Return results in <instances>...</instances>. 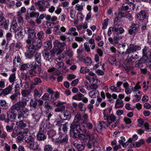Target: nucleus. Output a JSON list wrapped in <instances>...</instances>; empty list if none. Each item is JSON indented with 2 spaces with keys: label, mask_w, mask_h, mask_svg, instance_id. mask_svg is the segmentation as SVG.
<instances>
[{
  "label": "nucleus",
  "mask_w": 151,
  "mask_h": 151,
  "mask_svg": "<svg viewBox=\"0 0 151 151\" xmlns=\"http://www.w3.org/2000/svg\"><path fill=\"white\" fill-rule=\"evenodd\" d=\"M12 86H10L4 89L3 91H2V94L5 96L9 94L12 90Z\"/></svg>",
  "instance_id": "28"
},
{
  "label": "nucleus",
  "mask_w": 151,
  "mask_h": 151,
  "mask_svg": "<svg viewBox=\"0 0 151 151\" xmlns=\"http://www.w3.org/2000/svg\"><path fill=\"white\" fill-rule=\"evenodd\" d=\"M123 37L122 35L114 36V45L118 44L119 41L122 39Z\"/></svg>",
  "instance_id": "32"
},
{
  "label": "nucleus",
  "mask_w": 151,
  "mask_h": 151,
  "mask_svg": "<svg viewBox=\"0 0 151 151\" xmlns=\"http://www.w3.org/2000/svg\"><path fill=\"white\" fill-rule=\"evenodd\" d=\"M83 52V51L82 48H79L77 50V53L78 55L77 58L79 59V61H82L83 60V56L82 54Z\"/></svg>",
  "instance_id": "30"
},
{
  "label": "nucleus",
  "mask_w": 151,
  "mask_h": 151,
  "mask_svg": "<svg viewBox=\"0 0 151 151\" xmlns=\"http://www.w3.org/2000/svg\"><path fill=\"white\" fill-rule=\"evenodd\" d=\"M25 29L20 28L15 32V37L18 40H20L24 37L25 32Z\"/></svg>",
  "instance_id": "7"
},
{
  "label": "nucleus",
  "mask_w": 151,
  "mask_h": 151,
  "mask_svg": "<svg viewBox=\"0 0 151 151\" xmlns=\"http://www.w3.org/2000/svg\"><path fill=\"white\" fill-rule=\"evenodd\" d=\"M42 98L44 101L49 100L50 101V95L47 93H45Z\"/></svg>",
  "instance_id": "50"
},
{
  "label": "nucleus",
  "mask_w": 151,
  "mask_h": 151,
  "mask_svg": "<svg viewBox=\"0 0 151 151\" xmlns=\"http://www.w3.org/2000/svg\"><path fill=\"white\" fill-rule=\"evenodd\" d=\"M52 150V148L50 145H46L44 147V151H51Z\"/></svg>",
  "instance_id": "59"
},
{
  "label": "nucleus",
  "mask_w": 151,
  "mask_h": 151,
  "mask_svg": "<svg viewBox=\"0 0 151 151\" xmlns=\"http://www.w3.org/2000/svg\"><path fill=\"white\" fill-rule=\"evenodd\" d=\"M41 2V1H38L37 2L35 3V4L38 6L39 9H44L43 4Z\"/></svg>",
  "instance_id": "47"
},
{
  "label": "nucleus",
  "mask_w": 151,
  "mask_h": 151,
  "mask_svg": "<svg viewBox=\"0 0 151 151\" xmlns=\"http://www.w3.org/2000/svg\"><path fill=\"white\" fill-rule=\"evenodd\" d=\"M35 83L33 84L34 85H38L39 83L41 82V81L39 78H36L34 79Z\"/></svg>",
  "instance_id": "64"
},
{
  "label": "nucleus",
  "mask_w": 151,
  "mask_h": 151,
  "mask_svg": "<svg viewBox=\"0 0 151 151\" xmlns=\"http://www.w3.org/2000/svg\"><path fill=\"white\" fill-rule=\"evenodd\" d=\"M21 87L23 88L27 89L29 88V83L27 82H24L22 80H21Z\"/></svg>",
  "instance_id": "42"
},
{
  "label": "nucleus",
  "mask_w": 151,
  "mask_h": 151,
  "mask_svg": "<svg viewBox=\"0 0 151 151\" xmlns=\"http://www.w3.org/2000/svg\"><path fill=\"white\" fill-rule=\"evenodd\" d=\"M30 91L29 90H24L22 91L21 93L24 97L30 96Z\"/></svg>",
  "instance_id": "44"
},
{
  "label": "nucleus",
  "mask_w": 151,
  "mask_h": 151,
  "mask_svg": "<svg viewBox=\"0 0 151 151\" xmlns=\"http://www.w3.org/2000/svg\"><path fill=\"white\" fill-rule=\"evenodd\" d=\"M123 106V104L122 100L118 99H117L115 104V108L119 109L122 108Z\"/></svg>",
  "instance_id": "27"
},
{
  "label": "nucleus",
  "mask_w": 151,
  "mask_h": 151,
  "mask_svg": "<svg viewBox=\"0 0 151 151\" xmlns=\"http://www.w3.org/2000/svg\"><path fill=\"white\" fill-rule=\"evenodd\" d=\"M76 108L78 110L81 111H84L86 110L85 105L82 102H80L76 104Z\"/></svg>",
  "instance_id": "23"
},
{
  "label": "nucleus",
  "mask_w": 151,
  "mask_h": 151,
  "mask_svg": "<svg viewBox=\"0 0 151 151\" xmlns=\"http://www.w3.org/2000/svg\"><path fill=\"white\" fill-rule=\"evenodd\" d=\"M68 34L72 35L75 36L76 35V28L74 27L70 28L68 32Z\"/></svg>",
  "instance_id": "57"
},
{
  "label": "nucleus",
  "mask_w": 151,
  "mask_h": 151,
  "mask_svg": "<svg viewBox=\"0 0 151 151\" xmlns=\"http://www.w3.org/2000/svg\"><path fill=\"white\" fill-rule=\"evenodd\" d=\"M27 146L32 149L35 150H37L39 146L37 142H35L34 141L31 143L28 144Z\"/></svg>",
  "instance_id": "24"
},
{
  "label": "nucleus",
  "mask_w": 151,
  "mask_h": 151,
  "mask_svg": "<svg viewBox=\"0 0 151 151\" xmlns=\"http://www.w3.org/2000/svg\"><path fill=\"white\" fill-rule=\"evenodd\" d=\"M42 90L39 89H35L34 90V93L35 97H40L42 95Z\"/></svg>",
  "instance_id": "39"
},
{
  "label": "nucleus",
  "mask_w": 151,
  "mask_h": 151,
  "mask_svg": "<svg viewBox=\"0 0 151 151\" xmlns=\"http://www.w3.org/2000/svg\"><path fill=\"white\" fill-rule=\"evenodd\" d=\"M110 89L112 92H119V88H117V86L115 87L114 85L111 86L110 87Z\"/></svg>",
  "instance_id": "62"
},
{
  "label": "nucleus",
  "mask_w": 151,
  "mask_h": 151,
  "mask_svg": "<svg viewBox=\"0 0 151 151\" xmlns=\"http://www.w3.org/2000/svg\"><path fill=\"white\" fill-rule=\"evenodd\" d=\"M84 147V145L77 144L76 146V148H77V151H83Z\"/></svg>",
  "instance_id": "58"
},
{
  "label": "nucleus",
  "mask_w": 151,
  "mask_h": 151,
  "mask_svg": "<svg viewBox=\"0 0 151 151\" xmlns=\"http://www.w3.org/2000/svg\"><path fill=\"white\" fill-rule=\"evenodd\" d=\"M39 15V13L37 12H28L26 16L27 18H37Z\"/></svg>",
  "instance_id": "20"
},
{
  "label": "nucleus",
  "mask_w": 151,
  "mask_h": 151,
  "mask_svg": "<svg viewBox=\"0 0 151 151\" xmlns=\"http://www.w3.org/2000/svg\"><path fill=\"white\" fill-rule=\"evenodd\" d=\"M11 108V110L9 111L7 114L8 119L5 120V122H8L9 121H13L16 118V114L14 110Z\"/></svg>",
  "instance_id": "9"
},
{
  "label": "nucleus",
  "mask_w": 151,
  "mask_h": 151,
  "mask_svg": "<svg viewBox=\"0 0 151 151\" xmlns=\"http://www.w3.org/2000/svg\"><path fill=\"white\" fill-rule=\"evenodd\" d=\"M89 69L87 68H84V67L81 68L80 70V71L81 73H86L89 72Z\"/></svg>",
  "instance_id": "60"
},
{
  "label": "nucleus",
  "mask_w": 151,
  "mask_h": 151,
  "mask_svg": "<svg viewBox=\"0 0 151 151\" xmlns=\"http://www.w3.org/2000/svg\"><path fill=\"white\" fill-rule=\"evenodd\" d=\"M35 60L38 63L37 65L41 66V55L40 53H37L35 56Z\"/></svg>",
  "instance_id": "31"
},
{
  "label": "nucleus",
  "mask_w": 151,
  "mask_h": 151,
  "mask_svg": "<svg viewBox=\"0 0 151 151\" xmlns=\"http://www.w3.org/2000/svg\"><path fill=\"white\" fill-rule=\"evenodd\" d=\"M127 49L126 51L125 52L126 54H129L131 52H134L137 50H139L141 47L138 45H135L133 44H130Z\"/></svg>",
  "instance_id": "8"
},
{
  "label": "nucleus",
  "mask_w": 151,
  "mask_h": 151,
  "mask_svg": "<svg viewBox=\"0 0 151 151\" xmlns=\"http://www.w3.org/2000/svg\"><path fill=\"white\" fill-rule=\"evenodd\" d=\"M16 78L15 73H12L10 75L9 78V81L10 83H13L12 85L13 84V83L15 81Z\"/></svg>",
  "instance_id": "48"
},
{
  "label": "nucleus",
  "mask_w": 151,
  "mask_h": 151,
  "mask_svg": "<svg viewBox=\"0 0 151 151\" xmlns=\"http://www.w3.org/2000/svg\"><path fill=\"white\" fill-rule=\"evenodd\" d=\"M0 107L4 109H7L8 107V104L6 101L1 100L0 101Z\"/></svg>",
  "instance_id": "33"
},
{
  "label": "nucleus",
  "mask_w": 151,
  "mask_h": 151,
  "mask_svg": "<svg viewBox=\"0 0 151 151\" xmlns=\"http://www.w3.org/2000/svg\"><path fill=\"white\" fill-rule=\"evenodd\" d=\"M95 140L93 138V140L90 139L89 140V142H88L87 146L89 148H91L92 146H94Z\"/></svg>",
  "instance_id": "45"
},
{
  "label": "nucleus",
  "mask_w": 151,
  "mask_h": 151,
  "mask_svg": "<svg viewBox=\"0 0 151 151\" xmlns=\"http://www.w3.org/2000/svg\"><path fill=\"white\" fill-rule=\"evenodd\" d=\"M60 96V94L58 91L55 92L52 94L50 95V101L53 104L55 105V103L54 101L58 99Z\"/></svg>",
  "instance_id": "13"
},
{
  "label": "nucleus",
  "mask_w": 151,
  "mask_h": 151,
  "mask_svg": "<svg viewBox=\"0 0 151 151\" xmlns=\"http://www.w3.org/2000/svg\"><path fill=\"white\" fill-rule=\"evenodd\" d=\"M135 6L133 4L131 3L128 5H125L124 4H123L122 6L121 9H134L135 8Z\"/></svg>",
  "instance_id": "22"
},
{
  "label": "nucleus",
  "mask_w": 151,
  "mask_h": 151,
  "mask_svg": "<svg viewBox=\"0 0 151 151\" xmlns=\"http://www.w3.org/2000/svg\"><path fill=\"white\" fill-rule=\"evenodd\" d=\"M37 36L38 37V40H40V39L43 38L44 37V33L43 31H41L38 32L37 34Z\"/></svg>",
  "instance_id": "63"
},
{
  "label": "nucleus",
  "mask_w": 151,
  "mask_h": 151,
  "mask_svg": "<svg viewBox=\"0 0 151 151\" xmlns=\"http://www.w3.org/2000/svg\"><path fill=\"white\" fill-rule=\"evenodd\" d=\"M127 46H128V45L127 43H124L123 44H120L118 45V47L119 49L120 52L122 51V54H124V50L125 49V47Z\"/></svg>",
  "instance_id": "35"
},
{
  "label": "nucleus",
  "mask_w": 151,
  "mask_h": 151,
  "mask_svg": "<svg viewBox=\"0 0 151 151\" xmlns=\"http://www.w3.org/2000/svg\"><path fill=\"white\" fill-rule=\"evenodd\" d=\"M1 145L3 146H4V149L5 151H10V146L7 143L4 144V141L2 140H1Z\"/></svg>",
  "instance_id": "36"
},
{
  "label": "nucleus",
  "mask_w": 151,
  "mask_h": 151,
  "mask_svg": "<svg viewBox=\"0 0 151 151\" xmlns=\"http://www.w3.org/2000/svg\"><path fill=\"white\" fill-rule=\"evenodd\" d=\"M26 126V124L21 121L16 122V126L15 129L16 132H19L21 129H23Z\"/></svg>",
  "instance_id": "16"
},
{
  "label": "nucleus",
  "mask_w": 151,
  "mask_h": 151,
  "mask_svg": "<svg viewBox=\"0 0 151 151\" xmlns=\"http://www.w3.org/2000/svg\"><path fill=\"white\" fill-rule=\"evenodd\" d=\"M21 60L19 56H15L13 61L14 64L16 65H18V64L20 65L21 64Z\"/></svg>",
  "instance_id": "29"
},
{
  "label": "nucleus",
  "mask_w": 151,
  "mask_h": 151,
  "mask_svg": "<svg viewBox=\"0 0 151 151\" xmlns=\"http://www.w3.org/2000/svg\"><path fill=\"white\" fill-rule=\"evenodd\" d=\"M65 151H75L72 145H70L65 148Z\"/></svg>",
  "instance_id": "61"
},
{
  "label": "nucleus",
  "mask_w": 151,
  "mask_h": 151,
  "mask_svg": "<svg viewBox=\"0 0 151 151\" xmlns=\"http://www.w3.org/2000/svg\"><path fill=\"white\" fill-rule=\"evenodd\" d=\"M19 132V134L18 135V137H17V139L19 141H23L24 140V137L25 136L24 135L25 134H26V132L25 133L20 132L19 131L18 132Z\"/></svg>",
  "instance_id": "34"
},
{
  "label": "nucleus",
  "mask_w": 151,
  "mask_h": 151,
  "mask_svg": "<svg viewBox=\"0 0 151 151\" xmlns=\"http://www.w3.org/2000/svg\"><path fill=\"white\" fill-rule=\"evenodd\" d=\"M27 102L25 101L18 102L12 107V109H15L18 111V118L27 117L29 114V110L25 106L27 105Z\"/></svg>",
  "instance_id": "2"
},
{
  "label": "nucleus",
  "mask_w": 151,
  "mask_h": 151,
  "mask_svg": "<svg viewBox=\"0 0 151 151\" xmlns=\"http://www.w3.org/2000/svg\"><path fill=\"white\" fill-rule=\"evenodd\" d=\"M84 95L81 93H79L76 95V100L81 101L83 100Z\"/></svg>",
  "instance_id": "54"
},
{
  "label": "nucleus",
  "mask_w": 151,
  "mask_h": 151,
  "mask_svg": "<svg viewBox=\"0 0 151 151\" xmlns=\"http://www.w3.org/2000/svg\"><path fill=\"white\" fill-rule=\"evenodd\" d=\"M37 139L39 141L44 140L46 138L45 133L43 131H39L37 134Z\"/></svg>",
  "instance_id": "15"
},
{
  "label": "nucleus",
  "mask_w": 151,
  "mask_h": 151,
  "mask_svg": "<svg viewBox=\"0 0 151 151\" xmlns=\"http://www.w3.org/2000/svg\"><path fill=\"white\" fill-rule=\"evenodd\" d=\"M148 48L147 47L145 46L144 48L142 49V55L146 56H147V53L148 52Z\"/></svg>",
  "instance_id": "56"
},
{
  "label": "nucleus",
  "mask_w": 151,
  "mask_h": 151,
  "mask_svg": "<svg viewBox=\"0 0 151 151\" xmlns=\"http://www.w3.org/2000/svg\"><path fill=\"white\" fill-rule=\"evenodd\" d=\"M58 107L55 110V112H59L63 111L65 108V107L64 105H61Z\"/></svg>",
  "instance_id": "51"
},
{
  "label": "nucleus",
  "mask_w": 151,
  "mask_h": 151,
  "mask_svg": "<svg viewBox=\"0 0 151 151\" xmlns=\"http://www.w3.org/2000/svg\"><path fill=\"white\" fill-rule=\"evenodd\" d=\"M109 62L112 65H116V61L115 57H110L109 59Z\"/></svg>",
  "instance_id": "40"
},
{
  "label": "nucleus",
  "mask_w": 151,
  "mask_h": 151,
  "mask_svg": "<svg viewBox=\"0 0 151 151\" xmlns=\"http://www.w3.org/2000/svg\"><path fill=\"white\" fill-rule=\"evenodd\" d=\"M28 65L29 68L30 69L32 70H34L36 68L37 64H36L35 62H33L30 63V64H28Z\"/></svg>",
  "instance_id": "41"
},
{
  "label": "nucleus",
  "mask_w": 151,
  "mask_h": 151,
  "mask_svg": "<svg viewBox=\"0 0 151 151\" xmlns=\"http://www.w3.org/2000/svg\"><path fill=\"white\" fill-rule=\"evenodd\" d=\"M54 47L57 55L60 54L63 50V47L65 45L64 43H61L58 40H56L54 42Z\"/></svg>",
  "instance_id": "6"
},
{
  "label": "nucleus",
  "mask_w": 151,
  "mask_h": 151,
  "mask_svg": "<svg viewBox=\"0 0 151 151\" xmlns=\"http://www.w3.org/2000/svg\"><path fill=\"white\" fill-rule=\"evenodd\" d=\"M9 22L6 21L5 19L2 16H0V26L4 25L6 29H8Z\"/></svg>",
  "instance_id": "17"
},
{
  "label": "nucleus",
  "mask_w": 151,
  "mask_h": 151,
  "mask_svg": "<svg viewBox=\"0 0 151 151\" xmlns=\"http://www.w3.org/2000/svg\"><path fill=\"white\" fill-rule=\"evenodd\" d=\"M44 46L46 47L47 49H50L52 48V42L50 41H48L44 44Z\"/></svg>",
  "instance_id": "52"
},
{
  "label": "nucleus",
  "mask_w": 151,
  "mask_h": 151,
  "mask_svg": "<svg viewBox=\"0 0 151 151\" xmlns=\"http://www.w3.org/2000/svg\"><path fill=\"white\" fill-rule=\"evenodd\" d=\"M114 32L117 35H122L124 32V29L121 27V26L119 24L116 23L114 25Z\"/></svg>",
  "instance_id": "10"
},
{
  "label": "nucleus",
  "mask_w": 151,
  "mask_h": 151,
  "mask_svg": "<svg viewBox=\"0 0 151 151\" xmlns=\"http://www.w3.org/2000/svg\"><path fill=\"white\" fill-rule=\"evenodd\" d=\"M137 18L140 20H142L146 18V15L145 11H141L140 13L137 15Z\"/></svg>",
  "instance_id": "25"
},
{
  "label": "nucleus",
  "mask_w": 151,
  "mask_h": 151,
  "mask_svg": "<svg viewBox=\"0 0 151 151\" xmlns=\"http://www.w3.org/2000/svg\"><path fill=\"white\" fill-rule=\"evenodd\" d=\"M76 128V122L74 121L71 124L70 126V136L74 138H76V132L75 128Z\"/></svg>",
  "instance_id": "14"
},
{
  "label": "nucleus",
  "mask_w": 151,
  "mask_h": 151,
  "mask_svg": "<svg viewBox=\"0 0 151 151\" xmlns=\"http://www.w3.org/2000/svg\"><path fill=\"white\" fill-rule=\"evenodd\" d=\"M71 113H74V110L72 109L70 111L66 110L63 113L64 119L65 120H68L70 119L71 117Z\"/></svg>",
  "instance_id": "18"
},
{
  "label": "nucleus",
  "mask_w": 151,
  "mask_h": 151,
  "mask_svg": "<svg viewBox=\"0 0 151 151\" xmlns=\"http://www.w3.org/2000/svg\"><path fill=\"white\" fill-rule=\"evenodd\" d=\"M33 118L35 119L36 121H38L39 120L40 117V114L38 112H35V113L33 114Z\"/></svg>",
  "instance_id": "55"
},
{
  "label": "nucleus",
  "mask_w": 151,
  "mask_h": 151,
  "mask_svg": "<svg viewBox=\"0 0 151 151\" xmlns=\"http://www.w3.org/2000/svg\"><path fill=\"white\" fill-rule=\"evenodd\" d=\"M76 131L78 133V134L76 136V138H78L80 139H83L84 138L87 139L90 138V134L89 132H87L84 125L81 123L79 124L76 121Z\"/></svg>",
  "instance_id": "3"
},
{
  "label": "nucleus",
  "mask_w": 151,
  "mask_h": 151,
  "mask_svg": "<svg viewBox=\"0 0 151 151\" xmlns=\"http://www.w3.org/2000/svg\"><path fill=\"white\" fill-rule=\"evenodd\" d=\"M26 134H24V135L25 136L24 137V140L26 142L28 143V144H29L32 142L34 141V138L31 136L28 135L27 134V132H28V129H26Z\"/></svg>",
  "instance_id": "21"
},
{
  "label": "nucleus",
  "mask_w": 151,
  "mask_h": 151,
  "mask_svg": "<svg viewBox=\"0 0 151 151\" xmlns=\"http://www.w3.org/2000/svg\"><path fill=\"white\" fill-rule=\"evenodd\" d=\"M128 30V33L130 35L134 36L139 30V25L137 23L133 22Z\"/></svg>",
  "instance_id": "5"
},
{
  "label": "nucleus",
  "mask_w": 151,
  "mask_h": 151,
  "mask_svg": "<svg viewBox=\"0 0 151 151\" xmlns=\"http://www.w3.org/2000/svg\"><path fill=\"white\" fill-rule=\"evenodd\" d=\"M82 61H83L87 65H90L92 62L91 58L89 57H87L85 58H83V60Z\"/></svg>",
  "instance_id": "37"
},
{
  "label": "nucleus",
  "mask_w": 151,
  "mask_h": 151,
  "mask_svg": "<svg viewBox=\"0 0 151 151\" xmlns=\"http://www.w3.org/2000/svg\"><path fill=\"white\" fill-rule=\"evenodd\" d=\"M95 127L96 130L98 132H101L102 131L103 128L100 122H99L98 124H96Z\"/></svg>",
  "instance_id": "43"
},
{
  "label": "nucleus",
  "mask_w": 151,
  "mask_h": 151,
  "mask_svg": "<svg viewBox=\"0 0 151 151\" xmlns=\"http://www.w3.org/2000/svg\"><path fill=\"white\" fill-rule=\"evenodd\" d=\"M59 130L60 136L59 137H58V138L55 139L54 138L55 136L56 135L55 134V131H51L49 132L48 133V134L49 136L52 137V141L54 142H55L56 143L61 142L60 140L59 139L60 138H61L62 137V134H61L60 132V128L59 129Z\"/></svg>",
  "instance_id": "11"
},
{
  "label": "nucleus",
  "mask_w": 151,
  "mask_h": 151,
  "mask_svg": "<svg viewBox=\"0 0 151 151\" xmlns=\"http://www.w3.org/2000/svg\"><path fill=\"white\" fill-rule=\"evenodd\" d=\"M18 27V25L16 21L15 20H13L12 22L11 28L15 32L18 29H17Z\"/></svg>",
  "instance_id": "38"
},
{
  "label": "nucleus",
  "mask_w": 151,
  "mask_h": 151,
  "mask_svg": "<svg viewBox=\"0 0 151 151\" xmlns=\"http://www.w3.org/2000/svg\"><path fill=\"white\" fill-rule=\"evenodd\" d=\"M89 96L92 98H95L96 96H99V93L98 90L90 91L89 93Z\"/></svg>",
  "instance_id": "26"
},
{
  "label": "nucleus",
  "mask_w": 151,
  "mask_h": 151,
  "mask_svg": "<svg viewBox=\"0 0 151 151\" xmlns=\"http://www.w3.org/2000/svg\"><path fill=\"white\" fill-rule=\"evenodd\" d=\"M55 53V50L52 49L49 52L45 53L43 55L44 58L46 60L50 61L52 57L54 56Z\"/></svg>",
  "instance_id": "12"
},
{
  "label": "nucleus",
  "mask_w": 151,
  "mask_h": 151,
  "mask_svg": "<svg viewBox=\"0 0 151 151\" xmlns=\"http://www.w3.org/2000/svg\"><path fill=\"white\" fill-rule=\"evenodd\" d=\"M64 66V63L61 62L58 63L56 65L55 68H52L48 70V72H52L53 74L58 75L61 73L60 71L62 70Z\"/></svg>",
  "instance_id": "4"
},
{
  "label": "nucleus",
  "mask_w": 151,
  "mask_h": 151,
  "mask_svg": "<svg viewBox=\"0 0 151 151\" xmlns=\"http://www.w3.org/2000/svg\"><path fill=\"white\" fill-rule=\"evenodd\" d=\"M60 27L59 25H57L54 27L53 31L57 35H60Z\"/></svg>",
  "instance_id": "53"
},
{
  "label": "nucleus",
  "mask_w": 151,
  "mask_h": 151,
  "mask_svg": "<svg viewBox=\"0 0 151 151\" xmlns=\"http://www.w3.org/2000/svg\"><path fill=\"white\" fill-rule=\"evenodd\" d=\"M28 31V38L26 42L29 44L32 42L31 45L28 47V50L25 53L26 57L28 58H32L35 51L40 48L42 45V43L40 40H38L35 36V33L34 31L28 27L25 28V31Z\"/></svg>",
  "instance_id": "1"
},
{
  "label": "nucleus",
  "mask_w": 151,
  "mask_h": 151,
  "mask_svg": "<svg viewBox=\"0 0 151 151\" xmlns=\"http://www.w3.org/2000/svg\"><path fill=\"white\" fill-rule=\"evenodd\" d=\"M148 60V56L142 55V57L139 60L138 63L137 65H138L139 67H140L142 66V64L146 63V62H147Z\"/></svg>",
  "instance_id": "19"
},
{
  "label": "nucleus",
  "mask_w": 151,
  "mask_h": 151,
  "mask_svg": "<svg viewBox=\"0 0 151 151\" xmlns=\"http://www.w3.org/2000/svg\"><path fill=\"white\" fill-rule=\"evenodd\" d=\"M89 86L88 90H93V91L96 90V89L98 88V85L96 83L91 84L90 85H89Z\"/></svg>",
  "instance_id": "49"
},
{
  "label": "nucleus",
  "mask_w": 151,
  "mask_h": 151,
  "mask_svg": "<svg viewBox=\"0 0 151 151\" xmlns=\"http://www.w3.org/2000/svg\"><path fill=\"white\" fill-rule=\"evenodd\" d=\"M126 10H124V11L121 12H120L118 13V17L122 18V17H127L128 13L127 12Z\"/></svg>",
  "instance_id": "46"
}]
</instances>
